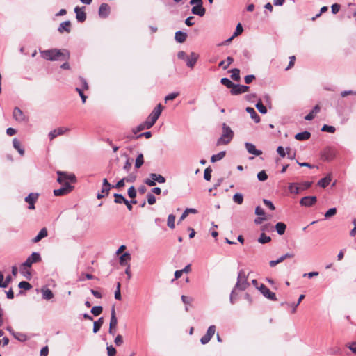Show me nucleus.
<instances>
[{"label": "nucleus", "mask_w": 356, "mask_h": 356, "mask_svg": "<svg viewBox=\"0 0 356 356\" xmlns=\"http://www.w3.org/2000/svg\"><path fill=\"white\" fill-rule=\"evenodd\" d=\"M38 193H31L25 197V202L28 204L30 202H35L38 198Z\"/></svg>", "instance_id": "34"}, {"label": "nucleus", "mask_w": 356, "mask_h": 356, "mask_svg": "<svg viewBox=\"0 0 356 356\" xmlns=\"http://www.w3.org/2000/svg\"><path fill=\"white\" fill-rule=\"evenodd\" d=\"M286 225L282 222H278L275 225V229L279 235H283L286 231Z\"/></svg>", "instance_id": "31"}, {"label": "nucleus", "mask_w": 356, "mask_h": 356, "mask_svg": "<svg viewBox=\"0 0 356 356\" xmlns=\"http://www.w3.org/2000/svg\"><path fill=\"white\" fill-rule=\"evenodd\" d=\"M104 323L103 317H100L97 321L94 322L93 324V332L97 333L101 328Z\"/></svg>", "instance_id": "37"}, {"label": "nucleus", "mask_w": 356, "mask_h": 356, "mask_svg": "<svg viewBox=\"0 0 356 356\" xmlns=\"http://www.w3.org/2000/svg\"><path fill=\"white\" fill-rule=\"evenodd\" d=\"M74 13H76V18L79 22H84L86 19V13L82 10L79 7L76 6L74 8Z\"/></svg>", "instance_id": "22"}, {"label": "nucleus", "mask_w": 356, "mask_h": 356, "mask_svg": "<svg viewBox=\"0 0 356 356\" xmlns=\"http://www.w3.org/2000/svg\"><path fill=\"white\" fill-rule=\"evenodd\" d=\"M124 183H125V180L123 177L120 181H118L115 185H112V188H115L117 189H120L124 186Z\"/></svg>", "instance_id": "61"}, {"label": "nucleus", "mask_w": 356, "mask_h": 356, "mask_svg": "<svg viewBox=\"0 0 356 356\" xmlns=\"http://www.w3.org/2000/svg\"><path fill=\"white\" fill-rule=\"evenodd\" d=\"M226 155V152L225 151H221L219 153L216 154H213L211 156V161L212 163H215L218 161H220L222 159H223Z\"/></svg>", "instance_id": "33"}, {"label": "nucleus", "mask_w": 356, "mask_h": 356, "mask_svg": "<svg viewBox=\"0 0 356 356\" xmlns=\"http://www.w3.org/2000/svg\"><path fill=\"white\" fill-rule=\"evenodd\" d=\"M187 33L181 31H177L175 35V40L179 43H183L186 41Z\"/></svg>", "instance_id": "26"}, {"label": "nucleus", "mask_w": 356, "mask_h": 356, "mask_svg": "<svg viewBox=\"0 0 356 356\" xmlns=\"http://www.w3.org/2000/svg\"><path fill=\"white\" fill-rule=\"evenodd\" d=\"M42 58L47 60H69L70 58V51L67 49H51L40 51Z\"/></svg>", "instance_id": "1"}, {"label": "nucleus", "mask_w": 356, "mask_h": 356, "mask_svg": "<svg viewBox=\"0 0 356 356\" xmlns=\"http://www.w3.org/2000/svg\"><path fill=\"white\" fill-rule=\"evenodd\" d=\"M131 165H132V160L130 158H127V159L123 166V169L125 171L129 172L131 168Z\"/></svg>", "instance_id": "60"}, {"label": "nucleus", "mask_w": 356, "mask_h": 356, "mask_svg": "<svg viewBox=\"0 0 356 356\" xmlns=\"http://www.w3.org/2000/svg\"><path fill=\"white\" fill-rule=\"evenodd\" d=\"M147 200L149 204L152 205L156 202V197L152 193H147Z\"/></svg>", "instance_id": "59"}, {"label": "nucleus", "mask_w": 356, "mask_h": 356, "mask_svg": "<svg viewBox=\"0 0 356 356\" xmlns=\"http://www.w3.org/2000/svg\"><path fill=\"white\" fill-rule=\"evenodd\" d=\"M337 155L336 150L332 147H326L323 152V157L325 161H330L333 160Z\"/></svg>", "instance_id": "16"}, {"label": "nucleus", "mask_w": 356, "mask_h": 356, "mask_svg": "<svg viewBox=\"0 0 356 356\" xmlns=\"http://www.w3.org/2000/svg\"><path fill=\"white\" fill-rule=\"evenodd\" d=\"M255 106L261 114H266L268 111L266 107L263 104L261 99H259Z\"/></svg>", "instance_id": "38"}, {"label": "nucleus", "mask_w": 356, "mask_h": 356, "mask_svg": "<svg viewBox=\"0 0 356 356\" xmlns=\"http://www.w3.org/2000/svg\"><path fill=\"white\" fill-rule=\"evenodd\" d=\"M337 213V209L335 207H332L329 209L325 213V217L326 218H329Z\"/></svg>", "instance_id": "53"}, {"label": "nucleus", "mask_w": 356, "mask_h": 356, "mask_svg": "<svg viewBox=\"0 0 356 356\" xmlns=\"http://www.w3.org/2000/svg\"><path fill=\"white\" fill-rule=\"evenodd\" d=\"M58 31L60 33H63L64 31L70 33L71 31L70 21L67 20L60 23L58 28Z\"/></svg>", "instance_id": "23"}, {"label": "nucleus", "mask_w": 356, "mask_h": 356, "mask_svg": "<svg viewBox=\"0 0 356 356\" xmlns=\"http://www.w3.org/2000/svg\"><path fill=\"white\" fill-rule=\"evenodd\" d=\"M73 188L70 183H65V186H63L60 188L54 189V195L55 196H62L68 194L72 191Z\"/></svg>", "instance_id": "12"}, {"label": "nucleus", "mask_w": 356, "mask_h": 356, "mask_svg": "<svg viewBox=\"0 0 356 356\" xmlns=\"http://www.w3.org/2000/svg\"><path fill=\"white\" fill-rule=\"evenodd\" d=\"M305 298V295L302 294L299 296V298H298V300L296 303H292L291 304V307H292V311L291 312L292 313H295L296 311V308L297 307L300 305V303L301 302V301Z\"/></svg>", "instance_id": "52"}, {"label": "nucleus", "mask_w": 356, "mask_h": 356, "mask_svg": "<svg viewBox=\"0 0 356 356\" xmlns=\"http://www.w3.org/2000/svg\"><path fill=\"white\" fill-rule=\"evenodd\" d=\"M320 111H321L320 106L318 104L316 105L312 108V110L307 115L305 116V120H307V121L312 120L315 118V115L320 112Z\"/></svg>", "instance_id": "24"}, {"label": "nucleus", "mask_w": 356, "mask_h": 356, "mask_svg": "<svg viewBox=\"0 0 356 356\" xmlns=\"http://www.w3.org/2000/svg\"><path fill=\"white\" fill-rule=\"evenodd\" d=\"M236 289H235V286H234L230 293L229 300L232 304H234L236 300H237V293H236Z\"/></svg>", "instance_id": "55"}, {"label": "nucleus", "mask_w": 356, "mask_h": 356, "mask_svg": "<svg viewBox=\"0 0 356 356\" xmlns=\"http://www.w3.org/2000/svg\"><path fill=\"white\" fill-rule=\"evenodd\" d=\"M243 31V26L241 23H238L236 25L235 31L234 32L232 35H233V37H236V36L239 35L240 34H241Z\"/></svg>", "instance_id": "54"}, {"label": "nucleus", "mask_w": 356, "mask_h": 356, "mask_svg": "<svg viewBox=\"0 0 356 356\" xmlns=\"http://www.w3.org/2000/svg\"><path fill=\"white\" fill-rule=\"evenodd\" d=\"M321 131H324V132H328L330 134H333L335 132L336 129L333 126L324 124L321 128Z\"/></svg>", "instance_id": "46"}, {"label": "nucleus", "mask_w": 356, "mask_h": 356, "mask_svg": "<svg viewBox=\"0 0 356 356\" xmlns=\"http://www.w3.org/2000/svg\"><path fill=\"white\" fill-rule=\"evenodd\" d=\"M111 13V8L108 4L103 3L99 6L98 14L102 18H106Z\"/></svg>", "instance_id": "18"}, {"label": "nucleus", "mask_w": 356, "mask_h": 356, "mask_svg": "<svg viewBox=\"0 0 356 356\" xmlns=\"http://www.w3.org/2000/svg\"><path fill=\"white\" fill-rule=\"evenodd\" d=\"M211 172H212V169L210 166L207 167L205 170H204V179L207 181H210L211 179Z\"/></svg>", "instance_id": "47"}, {"label": "nucleus", "mask_w": 356, "mask_h": 356, "mask_svg": "<svg viewBox=\"0 0 356 356\" xmlns=\"http://www.w3.org/2000/svg\"><path fill=\"white\" fill-rule=\"evenodd\" d=\"M145 129H146V125L144 124V122H143V123H141L139 125H138L136 128H134L132 129V133L134 135H137V134L138 132H140L141 131H143Z\"/></svg>", "instance_id": "51"}, {"label": "nucleus", "mask_w": 356, "mask_h": 356, "mask_svg": "<svg viewBox=\"0 0 356 356\" xmlns=\"http://www.w3.org/2000/svg\"><path fill=\"white\" fill-rule=\"evenodd\" d=\"M316 202V196H305L300 200V204L302 207H309L314 205Z\"/></svg>", "instance_id": "14"}, {"label": "nucleus", "mask_w": 356, "mask_h": 356, "mask_svg": "<svg viewBox=\"0 0 356 356\" xmlns=\"http://www.w3.org/2000/svg\"><path fill=\"white\" fill-rule=\"evenodd\" d=\"M245 147L249 154H253L254 156H260L262 154V151L257 149L255 145L251 143H245Z\"/></svg>", "instance_id": "20"}, {"label": "nucleus", "mask_w": 356, "mask_h": 356, "mask_svg": "<svg viewBox=\"0 0 356 356\" xmlns=\"http://www.w3.org/2000/svg\"><path fill=\"white\" fill-rule=\"evenodd\" d=\"M259 291L263 294V296L273 301L277 300L276 295L275 293L270 291V289L264 284H261L259 287H257Z\"/></svg>", "instance_id": "10"}, {"label": "nucleus", "mask_w": 356, "mask_h": 356, "mask_svg": "<svg viewBox=\"0 0 356 356\" xmlns=\"http://www.w3.org/2000/svg\"><path fill=\"white\" fill-rule=\"evenodd\" d=\"M249 89H250V87L248 86L234 84L232 89L230 90V92L232 95H238L248 92L249 90Z\"/></svg>", "instance_id": "15"}, {"label": "nucleus", "mask_w": 356, "mask_h": 356, "mask_svg": "<svg viewBox=\"0 0 356 356\" xmlns=\"http://www.w3.org/2000/svg\"><path fill=\"white\" fill-rule=\"evenodd\" d=\"M127 194L129 197L131 199H134L136 197V190L134 186H131L129 188L127 191Z\"/></svg>", "instance_id": "49"}, {"label": "nucleus", "mask_w": 356, "mask_h": 356, "mask_svg": "<svg viewBox=\"0 0 356 356\" xmlns=\"http://www.w3.org/2000/svg\"><path fill=\"white\" fill-rule=\"evenodd\" d=\"M111 188L112 185L108 182L106 178H104L102 181L101 192L97 193V198L99 200L108 196Z\"/></svg>", "instance_id": "9"}, {"label": "nucleus", "mask_w": 356, "mask_h": 356, "mask_svg": "<svg viewBox=\"0 0 356 356\" xmlns=\"http://www.w3.org/2000/svg\"><path fill=\"white\" fill-rule=\"evenodd\" d=\"M245 111L250 115L251 118L254 121L255 123H259L260 122V117L253 108L247 107Z\"/></svg>", "instance_id": "25"}, {"label": "nucleus", "mask_w": 356, "mask_h": 356, "mask_svg": "<svg viewBox=\"0 0 356 356\" xmlns=\"http://www.w3.org/2000/svg\"><path fill=\"white\" fill-rule=\"evenodd\" d=\"M42 260L41 256L39 252H33L22 264V267L25 269L26 268H31L33 264L40 262Z\"/></svg>", "instance_id": "6"}, {"label": "nucleus", "mask_w": 356, "mask_h": 356, "mask_svg": "<svg viewBox=\"0 0 356 356\" xmlns=\"http://www.w3.org/2000/svg\"><path fill=\"white\" fill-rule=\"evenodd\" d=\"M257 179L260 181H264L268 179V175L265 170H261L257 174Z\"/></svg>", "instance_id": "50"}, {"label": "nucleus", "mask_w": 356, "mask_h": 356, "mask_svg": "<svg viewBox=\"0 0 356 356\" xmlns=\"http://www.w3.org/2000/svg\"><path fill=\"white\" fill-rule=\"evenodd\" d=\"M248 286V276L245 275L244 270L241 269L238 273L235 289H238L240 291H245Z\"/></svg>", "instance_id": "5"}, {"label": "nucleus", "mask_w": 356, "mask_h": 356, "mask_svg": "<svg viewBox=\"0 0 356 356\" xmlns=\"http://www.w3.org/2000/svg\"><path fill=\"white\" fill-rule=\"evenodd\" d=\"M118 325V319L116 317V313L115 307H113L111 311V319L109 323L108 333L112 336H114L116 332V327Z\"/></svg>", "instance_id": "8"}, {"label": "nucleus", "mask_w": 356, "mask_h": 356, "mask_svg": "<svg viewBox=\"0 0 356 356\" xmlns=\"http://www.w3.org/2000/svg\"><path fill=\"white\" fill-rule=\"evenodd\" d=\"M231 78L235 81H239L241 79L239 69L234 68L231 70Z\"/></svg>", "instance_id": "39"}, {"label": "nucleus", "mask_w": 356, "mask_h": 356, "mask_svg": "<svg viewBox=\"0 0 356 356\" xmlns=\"http://www.w3.org/2000/svg\"><path fill=\"white\" fill-rule=\"evenodd\" d=\"M175 216L173 214H170L168 217V221H167L168 226L170 228H171V229L175 228Z\"/></svg>", "instance_id": "45"}, {"label": "nucleus", "mask_w": 356, "mask_h": 356, "mask_svg": "<svg viewBox=\"0 0 356 356\" xmlns=\"http://www.w3.org/2000/svg\"><path fill=\"white\" fill-rule=\"evenodd\" d=\"M114 343L117 346H121L123 343V339H122V335H120V334L117 335L114 340Z\"/></svg>", "instance_id": "63"}, {"label": "nucleus", "mask_w": 356, "mask_h": 356, "mask_svg": "<svg viewBox=\"0 0 356 356\" xmlns=\"http://www.w3.org/2000/svg\"><path fill=\"white\" fill-rule=\"evenodd\" d=\"M103 311V307L102 306H94L91 309V313L95 316H97L102 314Z\"/></svg>", "instance_id": "44"}, {"label": "nucleus", "mask_w": 356, "mask_h": 356, "mask_svg": "<svg viewBox=\"0 0 356 356\" xmlns=\"http://www.w3.org/2000/svg\"><path fill=\"white\" fill-rule=\"evenodd\" d=\"M108 356H115L117 351L116 349L111 345L106 347Z\"/></svg>", "instance_id": "57"}, {"label": "nucleus", "mask_w": 356, "mask_h": 356, "mask_svg": "<svg viewBox=\"0 0 356 356\" xmlns=\"http://www.w3.org/2000/svg\"><path fill=\"white\" fill-rule=\"evenodd\" d=\"M42 298L45 300H51L54 298V293L51 290L48 288L42 289Z\"/></svg>", "instance_id": "32"}, {"label": "nucleus", "mask_w": 356, "mask_h": 356, "mask_svg": "<svg viewBox=\"0 0 356 356\" xmlns=\"http://www.w3.org/2000/svg\"><path fill=\"white\" fill-rule=\"evenodd\" d=\"M233 201L238 204H241L243 202V195L240 193H236L233 195Z\"/></svg>", "instance_id": "42"}, {"label": "nucleus", "mask_w": 356, "mask_h": 356, "mask_svg": "<svg viewBox=\"0 0 356 356\" xmlns=\"http://www.w3.org/2000/svg\"><path fill=\"white\" fill-rule=\"evenodd\" d=\"M114 197V202L116 204H124L127 199L120 193H115L113 195Z\"/></svg>", "instance_id": "40"}, {"label": "nucleus", "mask_w": 356, "mask_h": 356, "mask_svg": "<svg viewBox=\"0 0 356 356\" xmlns=\"http://www.w3.org/2000/svg\"><path fill=\"white\" fill-rule=\"evenodd\" d=\"M216 332V326L212 325L209 327L206 334L200 339V342L202 345H205L209 342Z\"/></svg>", "instance_id": "11"}, {"label": "nucleus", "mask_w": 356, "mask_h": 356, "mask_svg": "<svg viewBox=\"0 0 356 356\" xmlns=\"http://www.w3.org/2000/svg\"><path fill=\"white\" fill-rule=\"evenodd\" d=\"M41 239L45 238L48 235L47 229L46 227L42 228L37 234Z\"/></svg>", "instance_id": "62"}, {"label": "nucleus", "mask_w": 356, "mask_h": 356, "mask_svg": "<svg viewBox=\"0 0 356 356\" xmlns=\"http://www.w3.org/2000/svg\"><path fill=\"white\" fill-rule=\"evenodd\" d=\"M255 79V76L253 74H249L245 76L244 81L246 84H250Z\"/></svg>", "instance_id": "64"}, {"label": "nucleus", "mask_w": 356, "mask_h": 356, "mask_svg": "<svg viewBox=\"0 0 356 356\" xmlns=\"http://www.w3.org/2000/svg\"><path fill=\"white\" fill-rule=\"evenodd\" d=\"M83 89L80 88H76V91L79 93L80 97L81 98L82 102L85 103L87 99V96L83 93Z\"/></svg>", "instance_id": "58"}, {"label": "nucleus", "mask_w": 356, "mask_h": 356, "mask_svg": "<svg viewBox=\"0 0 356 356\" xmlns=\"http://www.w3.org/2000/svg\"><path fill=\"white\" fill-rule=\"evenodd\" d=\"M191 13L199 17H203L206 13L203 3L193 5V7L191 8Z\"/></svg>", "instance_id": "19"}, {"label": "nucleus", "mask_w": 356, "mask_h": 356, "mask_svg": "<svg viewBox=\"0 0 356 356\" xmlns=\"http://www.w3.org/2000/svg\"><path fill=\"white\" fill-rule=\"evenodd\" d=\"M13 147L19 152V154L21 156H24V149L21 146V143H20L19 140L17 138H13Z\"/></svg>", "instance_id": "28"}, {"label": "nucleus", "mask_w": 356, "mask_h": 356, "mask_svg": "<svg viewBox=\"0 0 356 356\" xmlns=\"http://www.w3.org/2000/svg\"><path fill=\"white\" fill-rule=\"evenodd\" d=\"M57 181L63 185L65 186V183H75L76 181V177L74 174H69L67 172L57 171Z\"/></svg>", "instance_id": "4"}, {"label": "nucleus", "mask_w": 356, "mask_h": 356, "mask_svg": "<svg viewBox=\"0 0 356 356\" xmlns=\"http://www.w3.org/2000/svg\"><path fill=\"white\" fill-rule=\"evenodd\" d=\"M310 137H311V133L307 131L300 132L295 135V138L297 140H300V141L307 140L309 139Z\"/></svg>", "instance_id": "27"}, {"label": "nucleus", "mask_w": 356, "mask_h": 356, "mask_svg": "<svg viewBox=\"0 0 356 356\" xmlns=\"http://www.w3.org/2000/svg\"><path fill=\"white\" fill-rule=\"evenodd\" d=\"M220 83L223 86H226L228 88H230L231 90L232 89V88L234 86V83L227 77L222 78L220 80Z\"/></svg>", "instance_id": "41"}, {"label": "nucleus", "mask_w": 356, "mask_h": 356, "mask_svg": "<svg viewBox=\"0 0 356 356\" xmlns=\"http://www.w3.org/2000/svg\"><path fill=\"white\" fill-rule=\"evenodd\" d=\"M13 118L19 122H27L28 118L24 115L23 111L19 107H15L13 112Z\"/></svg>", "instance_id": "13"}, {"label": "nucleus", "mask_w": 356, "mask_h": 356, "mask_svg": "<svg viewBox=\"0 0 356 356\" xmlns=\"http://www.w3.org/2000/svg\"><path fill=\"white\" fill-rule=\"evenodd\" d=\"M19 288L29 290L32 288L31 284L26 281H21L18 284Z\"/></svg>", "instance_id": "48"}, {"label": "nucleus", "mask_w": 356, "mask_h": 356, "mask_svg": "<svg viewBox=\"0 0 356 356\" xmlns=\"http://www.w3.org/2000/svg\"><path fill=\"white\" fill-rule=\"evenodd\" d=\"M144 163V156L142 153L138 154L135 161V168L136 169L140 168Z\"/></svg>", "instance_id": "36"}, {"label": "nucleus", "mask_w": 356, "mask_h": 356, "mask_svg": "<svg viewBox=\"0 0 356 356\" xmlns=\"http://www.w3.org/2000/svg\"><path fill=\"white\" fill-rule=\"evenodd\" d=\"M13 337L20 341H24L26 340V334L22 333V332H16Z\"/></svg>", "instance_id": "56"}, {"label": "nucleus", "mask_w": 356, "mask_h": 356, "mask_svg": "<svg viewBox=\"0 0 356 356\" xmlns=\"http://www.w3.org/2000/svg\"><path fill=\"white\" fill-rule=\"evenodd\" d=\"M271 241V238L264 233H262L258 238V241L261 244H265Z\"/></svg>", "instance_id": "43"}, {"label": "nucleus", "mask_w": 356, "mask_h": 356, "mask_svg": "<svg viewBox=\"0 0 356 356\" xmlns=\"http://www.w3.org/2000/svg\"><path fill=\"white\" fill-rule=\"evenodd\" d=\"M67 131H69V129L67 128L64 127H59L58 129H55L49 133V138L50 140H52L57 136L63 135L65 132Z\"/></svg>", "instance_id": "21"}, {"label": "nucleus", "mask_w": 356, "mask_h": 356, "mask_svg": "<svg viewBox=\"0 0 356 356\" xmlns=\"http://www.w3.org/2000/svg\"><path fill=\"white\" fill-rule=\"evenodd\" d=\"M131 260V254L129 252H125L120 257V264L121 266H127L128 261Z\"/></svg>", "instance_id": "30"}, {"label": "nucleus", "mask_w": 356, "mask_h": 356, "mask_svg": "<svg viewBox=\"0 0 356 356\" xmlns=\"http://www.w3.org/2000/svg\"><path fill=\"white\" fill-rule=\"evenodd\" d=\"M163 108V107L161 104H159L149 115L146 120L144 122V124L146 125L147 129L152 128L154 125L156 120L161 115Z\"/></svg>", "instance_id": "2"}, {"label": "nucleus", "mask_w": 356, "mask_h": 356, "mask_svg": "<svg viewBox=\"0 0 356 356\" xmlns=\"http://www.w3.org/2000/svg\"><path fill=\"white\" fill-rule=\"evenodd\" d=\"M331 180H332L331 175H327L326 177L321 179L318 181V185L319 186L325 188V187H327L330 184Z\"/></svg>", "instance_id": "29"}, {"label": "nucleus", "mask_w": 356, "mask_h": 356, "mask_svg": "<svg viewBox=\"0 0 356 356\" xmlns=\"http://www.w3.org/2000/svg\"><path fill=\"white\" fill-rule=\"evenodd\" d=\"M222 134L217 140V145H227L234 137V131L226 123L222 124Z\"/></svg>", "instance_id": "3"}, {"label": "nucleus", "mask_w": 356, "mask_h": 356, "mask_svg": "<svg viewBox=\"0 0 356 356\" xmlns=\"http://www.w3.org/2000/svg\"><path fill=\"white\" fill-rule=\"evenodd\" d=\"M166 181L165 178L160 174L150 173L149 178L145 179L144 182L149 186L156 185V181L163 184Z\"/></svg>", "instance_id": "7"}, {"label": "nucleus", "mask_w": 356, "mask_h": 356, "mask_svg": "<svg viewBox=\"0 0 356 356\" xmlns=\"http://www.w3.org/2000/svg\"><path fill=\"white\" fill-rule=\"evenodd\" d=\"M199 58V55L195 52H191L189 56H187V58L184 60L186 63V65L193 69L196 64Z\"/></svg>", "instance_id": "17"}, {"label": "nucleus", "mask_w": 356, "mask_h": 356, "mask_svg": "<svg viewBox=\"0 0 356 356\" xmlns=\"http://www.w3.org/2000/svg\"><path fill=\"white\" fill-rule=\"evenodd\" d=\"M289 190L290 193L298 194L300 191H301L300 186H298V184L297 183H291L289 185Z\"/></svg>", "instance_id": "35"}]
</instances>
